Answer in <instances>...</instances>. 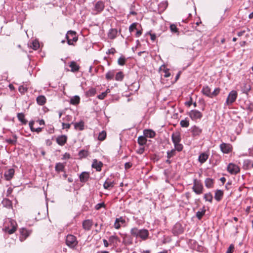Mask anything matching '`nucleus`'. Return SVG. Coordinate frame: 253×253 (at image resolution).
Returning a JSON list of instances; mask_svg holds the SVG:
<instances>
[{
    "instance_id": "nucleus-46",
    "label": "nucleus",
    "mask_w": 253,
    "mask_h": 253,
    "mask_svg": "<svg viewBox=\"0 0 253 253\" xmlns=\"http://www.w3.org/2000/svg\"><path fill=\"white\" fill-rule=\"evenodd\" d=\"M175 149H172L170 151H169L167 152V158L168 159H170L171 157H173L176 154L175 152Z\"/></svg>"
},
{
    "instance_id": "nucleus-44",
    "label": "nucleus",
    "mask_w": 253,
    "mask_h": 253,
    "mask_svg": "<svg viewBox=\"0 0 253 253\" xmlns=\"http://www.w3.org/2000/svg\"><path fill=\"white\" fill-rule=\"evenodd\" d=\"M1 203L6 207L10 208L12 206L11 202L8 199H4Z\"/></svg>"
},
{
    "instance_id": "nucleus-58",
    "label": "nucleus",
    "mask_w": 253,
    "mask_h": 253,
    "mask_svg": "<svg viewBox=\"0 0 253 253\" xmlns=\"http://www.w3.org/2000/svg\"><path fill=\"white\" fill-rule=\"evenodd\" d=\"M234 249L233 245H231L228 249L226 253H232Z\"/></svg>"
},
{
    "instance_id": "nucleus-56",
    "label": "nucleus",
    "mask_w": 253,
    "mask_h": 253,
    "mask_svg": "<svg viewBox=\"0 0 253 253\" xmlns=\"http://www.w3.org/2000/svg\"><path fill=\"white\" fill-rule=\"evenodd\" d=\"M62 126L63 129H69L71 126V124L62 123Z\"/></svg>"
},
{
    "instance_id": "nucleus-17",
    "label": "nucleus",
    "mask_w": 253,
    "mask_h": 253,
    "mask_svg": "<svg viewBox=\"0 0 253 253\" xmlns=\"http://www.w3.org/2000/svg\"><path fill=\"white\" fill-rule=\"evenodd\" d=\"M69 67L71 68V71L72 72H78L80 69L79 65H78L75 61H72L70 62Z\"/></svg>"
},
{
    "instance_id": "nucleus-53",
    "label": "nucleus",
    "mask_w": 253,
    "mask_h": 253,
    "mask_svg": "<svg viewBox=\"0 0 253 253\" xmlns=\"http://www.w3.org/2000/svg\"><path fill=\"white\" fill-rule=\"evenodd\" d=\"M136 25L137 24L136 23H133L130 25L129 27L130 32H132L134 30L136 29Z\"/></svg>"
},
{
    "instance_id": "nucleus-45",
    "label": "nucleus",
    "mask_w": 253,
    "mask_h": 253,
    "mask_svg": "<svg viewBox=\"0 0 253 253\" xmlns=\"http://www.w3.org/2000/svg\"><path fill=\"white\" fill-rule=\"evenodd\" d=\"M180 126L183 127H187L189 125V121L187 119L183 120L180 121Z\"/></svg>"
},
{
    "instance_id": "nucleus-41",
    "label": "nucleus",
    "mask_w": 253,
    "mask_h": 253,
    "mask_svg": "<svg viewBox=\"0 0 253 253\" xmlns=\"http://www.w3.org/2000/svg\"><path fill=\"white\" fill-rule=\"evenodd\" d=\"M106 137V133L105 131H102L99 133L98 139L100 141H103Z\"/></svg>"
},
{
    "instance_id": "nucleus-48",
    "label": "nucleus",
    "mask_w": 253,
    "mask_h": 253,
    "mask_svg": "<svg viewBox=\"0 0 253 253\" xmlns=\"http://www.w3.org/2000/svg\"><path fill=\"white\" fill-rule=\"evenodd\" d=\"M126 62V59L125 57L122 56L120 57L118 60V63L119 65L123 66L125 64Z\"/></svg>"
},
{
    "instance_id": "nucleus-62",
    "label": "nucleus",
    "mask_w": 253,
    "mask_h": 253,
    "mask_svg": "<svg viewBox=\"0 0 253 253\" xmlns=\"http://www.w3.org/2000/svg\"><path fill=\"white\" fill-rule=\"evenodd\" d=\"M144 151V148L143 147V148H140L137 151V153L139 154H142Z\"/></svg>"
},
{
    "instance_id": "nucleus-60",
    "label": "nucleus",
    "mask_w": 253,
    "mask_h": 253,
    "mask_svg": "<svg viewBox=\"0 0 253 253\" xmlns=\"http://www.w3.org/2000/svg\"><path fill=\"white\" fill-rule=\"evenodd\" d=\"M131 167H132V164L129 162L126 163L125 165V168L126 169H128L130 168Z\"/></svg>"
},
{
    "instance_id": "nucleus-57",
    "label": "nucleus",
    "mask_w": 253,
    "mask_h": 253,
    "mask_svg": "<svg viewBox=\"0 0 253 253\" xmlns=\"http://www.w3.org/2000/svg\"><path fill=\"white\" fill-rule=\"evenodd\" d=\"M107 95V93L106 92H102L101 94H99L97 96V98L99 99H103Z\"/></svg>"
},
{
    "instance_id": "nucleus-7",
    "label": "nucleus",
    "mask_w": 253,
    "mask_h": 253,
    "mask_svg": "<svg viewBox=\"0 0 253 253\" xmlns=\"http://www.w3.org/2000/svg\"><path fill=\"white\" fill-rule=\"evenodd\" d=\"M237 97V93L236 91L232 90L229 94L225 102L227 105H230L235 101Z\"/></svg>"
},
{
    "instance_id": "nucleus-24",
    "label": "nucleus",
    "mask_w": 253,
    "mask_h": 253,
    "mask_svg": "<svg viewBox=\"0 0 253 253\" xmlns=\"http://www.w3.org/2000/svg\"><path fill=\"white\" fill-rule=\"evenodd\" d=\"M160 71L163 72L165 73V75L164 76L165 78L169 77L170 76V74L169 72V69L166 68V66L165 65H163L161 66L159 69Z\"/></svg>"
},
{
    "instance_id": "nucleus-15",
    "label": "nucleus",
    "mask_w": 253,
    "mask_h": 253,
    "mask_svg": "<svg viewBox=\"0 0 253 253\" xmlns=\"http://www.w3.org/2000/svg\"><path fill=\"white\" fill-rule=\"evenodd\" d=\"M15 170L13 169H10L6 170L4 173V176L6 180H10L14 174Z\"/></svg>"
},
{
    "instance_id": "nucleus-12",
    "label": "nucleus",
    "mask_w": 253,
    "mask_h": 253,
    "mask_svg": "<svg viewBox=\"0 0 253 253\" xmlns=\"http://www.w3.org/2000/svg\"><path fill=\"white\" fill-rule=\"evenodd\" d=\"M125 223L126 220L123 217L117 218L114 223V227L117 229H119L120 228L121 225H123Z\"/></svg>"
},
{
    "instance_id": "nucleus-52",
    "label": "nucleus",
    "mask_w": 253,
    "mask_h": 253,
    "mask_svg": "<svg viewBox=\"0 0 253 253\" xmlns=\"http://www.w3.org/2000/svg\"><path fill=\"white\" fill-rule=\"evenodd\" d=\"M219 91H220V89L219 88H216L214 89V91L213 92H211V98H212V97L216 96L219 93Z\"/></svg>"
},
{
    "instance_id": "nucleus-25",
    "label": "nucleus",
    "mask_w": 253,
    "mask_h": 253,
    "mask_svg": "<svg viewBox=\"0 0 253 253\" xmlns=\"http://www.w3.org/2000/svg\"><path fill=\"white\" fill-rule=\"evenodd\" d=\"M117 30L116 29H111L109 30L108 36L110 39H115L117 35Z\"/></svg>"
},
{
    "instance_id": "nucleus-64",
    "label": "nucleus",
    "mask_w": 253,
    "mask_h": 253,
    "mask_svg": "<svg viewBox=\"0 0 253 253\" xmlns=\"http://www.w3.org/2000/svg\"><path fill=\"white\" fill-rule=\"evenodd\" d=\"M103 242L104 243V245L105 247H108L109 246V244L108 241L106 239H103Z\"/></svg>"
},
{
    "instance_id": "nucleus-10",
    "label": "nucleus",
    "mask_w": 253,
    "mask_h": 253,
    "mask_svg": "<svg viewBox=\"0 0 253 253\" xmlns=\"http://www.w3.org/2000/svg\"><path fill=\"white\" fill-rule=\"evenodd\" d=\"M227 170L232 174H236L240 171V168L237 165L230 163L227 167Z\"/></svg>"
},
{
    "instance_id": "nucleus-6",
    "label": "nucleus",
    "mask_w": 253,
    "mask_h": 253,
    "mask_svg": "<svg viewBox=\"0 0 253 253\" xmlns=\"http://www.w3.org/2000/svg\"><path fill=\"white\" fill-rule=\"evenodd\" d=\"M66 245L71 248L75 247L78 244L76 237L73 235H68L66 240Z\"/></svg>"
},
{
    "instance_id": "nucleus-14",
    "label": "nucleus",
    "mask_w": 253,
    "mask_h": 253,
    "mask_svg": "<svg viewBox=\"0 0 253 253\" xmlns=\"http://www.w3.org/2000/svg\"><path fill=\"white\" fill-rule=\"evenodd\" d=\"M20 234H21L20 238V240L21 241H23L24 240H25L26 239V238L27 237H28L31 233L30 231L27 230L25 228H21L20 230Z\"/></svg>"
},
{
    "instance_id": "nucleus-20",
    "label": "nucleus",
    "mask_w": 253,
    "mask_h": 253,
    "mask_svg": "<svg viewBox=\"0 0 253 253\" xmlns=\"http://www.w3.org/2000/svg\"><path fill=\"white\" fill-rule=\"evenodd\" d=\"M102 163L101 162H98L96 160H94L92 164V167L96 169L97 171H100L101 170Z\"/></svg>"
},
{
    "instance_id": "nucleus-27",
    "label": "nucleus",
    "mask_w": 253,
    "mask_h": 253,
    "mask_svg": "<svg viewBox=\"0 0 253 253\" xmlns=\"http://www.w3.org/2000/svg\"><path fill=\"white\" fill-rule=\"evenodd\" d=\"M208 157L209 156L208 154L205 153H203L199 156L198 160L201 163L203 164L207 160Z\"/></svg>"
},
{
    "instance_id": "nucleus-1",
    "label": "nucleus",
    "mask_w": 253,
    "mask_h": 253,
    "mask_svg": "<svg viewBox=\"0 0 253 253\" xmlns=\"http://www.w3.org/2000/svg\"><path fill=\"white\" fill-rule=\"evenodd\" d=\"M17 229V223L16 221L11 218L5 219L3 223L2 230L9 234H13Z\"/></svg>"
},
{
    "instance_id": "nucleus-51",
    "label": "nucleus",
    "mask_w": 253,
    "mask_h": 253,
    "mask_svg": "<svg viewBox=\"0 0 253 253\" xmlns=\"http://www.w3.org/2000/svg\"><path fill=\"white\" fill-rule=\"evenodd\" d=\"M118 240V238L116 236H111L109 238V241L110 242V243H113Z\"/></svg>"
},
{
    "instance_id": "nucleus-42",
    "label": "nucleus",
    "mask_w": 253,
    "mask_h": 253,
    "mask_svg": "<svg viewBox=\"0 0 253 253\" xmlns=\"http://www.w3.org/2000/svg\"><path fill=\"white\" fill-rule=\"evenodd\" d=\"M204 198L205 199V200L207 201H209L211 203L212 201V198H213L212 195L211 194V193H210V192L205 194Z\"/></svg>"
},
{
    "instance_id": "nucleus-49",
    "label": "nucleus",
    "mask_w": 253,
    "mask_h": 253,
    "mask_svg": "<svg viewBox=\"0 0 253 253\" xmlns=\"http://www.w3.org/2000/svg\"><path fill=\"white\" fill-rule=\"evenodd\" d=\"M88 155V152L85 150H81L79 153V156L80 158H85Z\"/></svg>"
},
{
    "instance_id": "nucleus-55",
    "label": "nucleus",
    "mask_w": 253,
    "mask_h": 253,
    "mask_svg": "<svg viewBox=\"0 0 253 253\" xmlns=\"http://www.w3.org/2000/svg\"><path fill=\"white\" fill-rule=\"evenodd\" d=\"M18 90L21 93H24L27 91V88L23 85H21L19 87Z\"/></svg>"
},
{
    "instance_id": "nucleus-33",
    "label": "nucleus",
    "mask_w": 253,
    "mask_h": 253,
    "mask_svg": "<svg viewBox=\"0 0 253 253\" xmlns=\"http://www.w3.org/2000/svg\"><path fill=\"white\" fill-rule=\"evenodd\" d=\"M17 116L19 121L21 122L23 124L25 125L27 124V121L25 119V116L23 113H18Z\"/></svg>"
},
{
    "instance_id": "nucleus-61",
    "label": "nucleus",
    "mask_w": 253,
    "mask_h": 253,
    "mask_svg": "<svg viewBox=\"0 0 253 253\" xmlns=\"http://www.w3.org/2000/svg\"><path fill=\"white\" fill-rule=\"evenodd\" d=\"M149 34L151 36V40L153 41H154L156 38V35L154 34H151L150 33H149Z\"/></svg>"
},
{
    "instance_id": "nucleus-43",
    "label": "nucleus",
    "mask_w": 253,
    "mask_h": 253,
    "mask_svg": "<svg viewBox=\"0 0 253 253\" xmlns=\"http://www.w3.org/2000/svg\"><path fill=\"white\" fill-rule=\"evenodd\" d=\"M39 46L40 44L37 41H33L30 45V47L34 50H37L39 47Z\"/></svg>"
},
{
    "instance_id": "nucleus-54",
    "label": "nucleus",
    "mask_w": 253,
    "mask_h": 253,
    "mask_svg": "<svg viewBox=\"0 0 253 253\" xmlns=\"http://www.w3.org/2000/svg\"><path fill=\"white\" fill-rule=\"evenodd\" d=\"M104 207H105V204L104 203H99V204H97L95 206V209L97 210H98L100 209L101 208Z\"/></svg>"
},
{
    "instance_id": "nucleus-21",
    "label": "nucleus",
    "mask_w": 253,
    "mask_h": 253,
    "mask_svg": "<svg viewBox=\"0 0 253 253\" xmlns=\"http://www.w3.org/2000/svg\"><path fill=\"white\" fill-rule=\"evenodd\" d=\"M143 134L146 138H153L156 135L155 131L151 129H145L143 131Z\"/></svg>"
},
{
    "instance_id": "nucleus-35",
    "label": "nucleus",
    "mask_w": 253,
    "mask_h": 253,
    "mask_svg": "<svg viewBox=\"0 0 253 253\" xmlns=\"http://www.w3.org/2000/svg\"><path fill=\"white\" fill-rule=\"evenodd\" d=\"M74 127L76 129H79L80 130H82L84 129V123L83 121L76 123L74 124Z\"/></svg>"
},
{
    "instance_id": "nucleus-19",
    "label": "nucleus",
    "mask_w": 253,
    "mask_h": 253,
    "mask_svg": "<svg viewBox=\"0 0 253 253\" xmlns=\"http://www.w3.org/2000/svg\"><path fill=\"white\" fill-rule=\"evenodd\" d=\"M191 129L193 136H199L202 132V129L196 126H192Z\"/></svg>"
},
{
    "instance_id": "nucleus-11",
    "label": "nucleus",
    "mask_w": 253,
    "mask_h": 253,
    "mask_svg": "<svg viewBox=\"0 0 253 253\" xmlns=\"http://www.w3.org/2000/svg\"><path fill=\"white\" fill-rule=\"evenodd\" d=\"M220 148L221 151L225 154H228L231 152L232 147L231 144L228 143H222L220 145Z\"/></svg>"
},
{
    "instance_id": "nucleus-37",
    "label": "nucleus",
    "mask_w": 253,
    "mask_h": 253,
    "mask_svg": "<svg viewBox=\"0 0 253 253\" xmlns=\"http://www.w3.org/2000/svg\"><path fill=\"white\" fill-rule=\"evenodd\" d=\"M95 93L96 89L94 88H91L86 92L85 95L87 97H90L94 96Z\"/></svg>"
},
{
    "instance_id": "nucleus-32",
    "label": "nucleus",
    "mask_w": 253,
    "mask_h": 253,
    "mask_svg": "<svg viewBox=\"0 0 253 253\" xmlns=\"http://www.w3.org/2000/svg\"><path fill=\"white\" fill-rule=\"evenodd\" d=\"M80 98L79 96L76 95L71 98L70 99V103L73 105H77L80 103Z\"/></svg>"
},
{
    "instance_id": "nucleus-59",
    "label": "nucleus",
    "mask_w": 253,
    "mask_h": 253,
    "mask_svg": "<svg viewBox=\"0 0 253 253\" xmlns=\"http://www.w3.org/2000/svg\"><path fill=\"white\" fill-rule=\"evenodd\" d=\"M116 52V49L114 48H111L108 49V51L106 52L107 54H114Z\"/></svg>"
},
{
    "instance_id": "nucleus-18",
    "label": "nucleus",
    "mask_w": 253,
    "mask_h": 253,
    "mask_svg": "<svg viewBox=\"0 0 253 253\" xmlns=\"http://www.w3.org/2000/svg\"><path fill=\"white\" fill-rule=\"evenodd\" d=\"M80 180L81 182H86L89 178V173L88 172H83L80 175Z\"/></svg>"
},
{
    "instance_id": "nucleus-31",
    "label": "nucleus",
    "mask_w": 253,
    "mask_h": 253,
    "mask_svg": "<svg viewBox=\"0 0 253 253\" xmlns=\"http://www.w3.org/2000/svg\"><path fill=\"white\" fill-rule=\"evenodd\" d=\"M65 166L63 164L61 163H58L56 164L55 167V170L57 172L63 171L64 170Z\"/></svg>"
},
{
    "instance_id": "nucleus-22",
    "label": "nucleus",
    "mask_w": 253,
    "mask_h": 253,
    "mask_svg": "<svg viewBox=\"0 0 253 253\" xmlns=\"http://www.w3.org/2000/svg\"><path fill=\"white\" fill-rule=\"evenodd\" d=\"M223 196V192L221 190H217L215 193L214 198L219 202L220 201Z\"/></svg>"
},
{
    "instance_id": "nucleus-8",
    "label": "nucleus",
    "mask_w": 253,
    "mask_h": 253,
    "mask_svg": "<svg viewBox=\"0 0 253 253\" xmlns=\"http://www.w3.org/2000/svg\"><path fill=\"white\" fill-rule=\"evenodd\" d=\"M188 115L192 120H196L197 119H201L203 115L201 112L197 110H193L190 111Z\"/></svg>"
},
{
    "instance_id": "nucleus-4",
    "label": "nucleus",
    "mask_w": 253,
    "mask_h": 253,
    "mask_svg": "<svg viewBox=\"0 0 253 253\" xmlns=\"http://www.w3.org/2000/svg\"><path fill=\"white\" fill-rule=\"evenodd\" d=\"M66 39L69 45L74 46L75 42L78 40V36L75 31L70 30L66 35Z\"/></svg>"
},
{
    "instance_id": "nucleus-23",
    "label": "nucleus",
    "mask_w": 253,
    "mask_h": 253,
    "mask_svg": "<svg viewBox=\"0 0 253 253\" xmlns=\"http://www.w3.org/2000/svg\"><path fill=\"white\" fill-rule=\"evenodd\" d=\"M202 91L204 95L209 97H211V92L210 88L208 86H204Z\"/></svg>"
},
{
    "instance_id": "nucleus-26",
    "label": "nucleus",
    "mask_w": 253,
    "mask_h": 253,
    "mask_svg": "<svg viewBox=\"0 0 253 253\" xmlns=\"http://www.w3.org/2000/svg\"><path fill=\"white\" fill-rule=\"evenodd\" d=\"M37 103L40 105H43L46 102V98L43 95H40L37 98Z\"/></svg>"
},
{
    "instance_id": "nucleus-34",
    "label": "nucleus",
    "mask_w": 253,
    "mask_h": 253,
    "mask_svg": "<svg viewBox=\"0 0 253 253\" xmlns=\"http://www.w3.org/2000/svg\"><path fill=\"white\" fill-rule=\"evenodd\" d=\"M17 137L16 135H12V138L6 139L5 141L8 144L14 145L17 142Z\"/></svg>"
},
{
    "instance_id": "nucleus-2",
    "label": "nucleus",
    "mask_w": 253,
    "mask_h": 253,
    "mask_svg": "<svg viewBox=\"0 0 253 253\" xmlns=\"http://www.w3.org/2000/svg\"><path fill=\"white\" fill-rule=\"evenodd\" d=\"M172 141L174 144L175 149L178 152L182 151L183 145L180 143L181 135L179 131L173 132L171 135Z\"/></svg>"
},
{
    "instance_id": "nucleus-13",
    "label": "nucleus",
    "mask_w": 253,
    "mask_h": 253,
    "mask_svg": "<svg viewBox=\"0 0 253 253\" xmlns=\"http://www.w3.org/2000/svg\"><path fill=\"white\" fill-rule=\"evenodd\" d=\"M93 225V221L90 219H86L83 222V227L85 230H90Z\"/></svg>"
},
{
    "instance_id": "nucleus-5",
    "label": "nucleus",
    "mask_w": 253,
    "mask_h": 253,
    "mask_svg": "<svg viewBox=\"0 0 253 253\" xmlns=\"http://www.w3.org/2000/svg\"><path fill=\"white\" fill-rule=\"evenodd\" d=\"M193 184V186L192 187L193 191L198 195L202 194L203 190V186L201 181L195 179L194 180Z\"/></svg>"
},
{
    "instance_id": "nucleus-38",
    "label": "nucleus",
    "mask_w": 253,
    "mask_h": 253,
    "mask_svg": "<svg viewBox=\"0 0 253 253\" xmlns=\"http://www.w3.org/2000/svg\"><path fill=\"white\" fill-rule=\"evenodd\" d=\"M124 78V75L122 71L117 73L115 76V80L117 81H122Z\"/></svg>"
},
{
    "instance_id": "nucleus-9",
    "label": "nucleus",
    "mask_w": 253,
    "mask_h": 253,
    "mask_svg": "<svg viewBox=\"0 0 253 253\" xmlns=\"http://www.w3.org/2000/svg\"><path fill=\"white\" fill-rule=\"evenodd\" d=\"M104 8V4L102 1H98L95 3L92 12L94 14H97L101 12Z\"/></svg>"
},
{
    "instance_id": "nucleus-29",
    "label": "nucleus",
    "mask_w": 253,
    "mask_h": 253,
    "mask_svg": "<svg viewBox=\"0 0 253 253\" xmlns=\"http://www.w3.org/2000/svg\"><path fill=\"white\" fill-rule=\"evenodd\" d=\"M147 141V140L144 135L139 136L137 139L138 143L141 146L146 144Z\"/></svg>"
},
{
    "instance_id": "nucleus-39",
    "label": "nucleus",
    "mask_w": 253,
    "mask_h": 253,
    "mask_svg": "<svg viewBox=\"0 0 253 253\" xmlns=\"http://www.w3.org/2000/svg\"><path fill=\"white\" fill-rule=\"evenodd\" d=\"M114 76V71H109L106 74L105 78L107 80H112L113 79Z\"/></svg>"
},
{
    "instance_id": "nucleus-3",
    "label": "nucleus",
    "mask_w": 253,
    "mask_h": 253,
    "mask_svg": "<svg viewBox=\"0 0 253 253\" xmlns=\"http://www.w3.org/2000/svg\"><path fill=\"white\" fill-rule=\"evenodd\" d=\"M131 235L136 237H139L142 240H146L149 235L148 231L146 229H138L137 228H133L130 230Z\"/></svg>"
},
{
    "instance_id": "nucleus-63",
    "label": "nucleus",
    "mask_w": 253,
    "mask_h": 253,
    "mask_svg": "<svg viewBox=\"0 0 253 253\" xmlns=\"http://www.w3.org/2000/svg\"><path fill=\"white\" fill-rule=\"evenodd\" d=\"M245 33V30H243V31H241L240 32H239L238 33H237V35L239 36V37H241L242 36H243L244 33Z\"/></svg>"
},
{
    "instance_id": "nucleus-28",
    "label": "nucleus",
    "mask_w": 253,
    "mask_h": 253,
    "mask_svg": "<svg viewBox=\"0 0 253 253\" xmlns=\"http://www.w3.org/2000/svg\"><path fill=\"white\" fill-rule=\"evenodd\" d=\"M251 89V86L249 84L244 83L242 87V91L243 93L248 94Z\"/></svg>"
},
{
    "instance_id": "nucleus-40",
    "label": "nucleus",
    "mask_w": 253,
    "mask_h": 253,
    "mask_svg": "<svg viewBox=\"0 0 253 253\" xmlns=\"http://www.w3.org/2000/svg\"><path fill=\"white\" fill-rule=\"evenodd\" d=\"M206 212V210L205 208H203L201 211H198L196 212V216L199 219H201L203 216L205 214Z\"/></svg>"
},
{
    "instance_id": "nucleus-50",
    "label": "nucleus",
    "mask_w": 253,
    "mask_h": 253,
    "mask_svg": "<svg viewBox=\"0 0 253 253\" xmlns=\"http://www.w3.org/2000/svg\"><path fill=\"white\" fill-rule=\"evenodd\" d=\"M33 123L30 122L29 126H30L31 129L32 131H35L37 132H40L42 131V128L41 127H38L37 128H35L33 127Z\"/></svg>"
},
{
    "instance_id": "nucleus-36",
    "label": "nucleus",
    "mask_w": 253,
    "mask_h": 253,
    "mask_svg": "<svg viewBox=\"0 0 253 253\" xmlns=\"http://www.w3.org/2000/svg\"><path fill=\"white\" fill-rule=\"evenodd\" d=\"M103 187L106 189H110L114 187V183L106 180L103 184Z\"/></svg>"
},
{
    "instance_id": "nucleus-16",
    "label": "nucleus",
    "mask_w": 253,
    "mask_h": 253,
    "mask_svg": "<svg viewBox=\"0 0 253 253\" xmlns=\"http://www.w3.org/2000/svg\"><path fill=\"white\" fill-rule=\"evenodd\" d=\"M67 137L65 135H62L56 138V142L60 146H63L67 142Z\"/></svg>"
},
{
    "instance_id": "nucleus-47",
    "label": "nucleus",
    "mask_w": 253,
    "mask_h": 253,
    "mask_svg": "<svg viewBox=\"0 0 253 253\" xmlns=\"http://www.w3.org/2000/svg\"><path fill=\"white\" fill-rule=\"evenodd\" d=\"M170 29L171 32L177 33V35H179V31L176 25L172 24L170 25Z\"/></svg>"
},
{
    "instance_id": "nucleus-30",
    "label": "nucleus",
    "mask_w": 253,
    "mask_h": 253,
    "mask_svg": "<svg viewBox=\"0 0 253 253\" xmlns=\"http://www.w3.org/2000/svg\"><path fill=\"white\" fill-rule=\"evenodd\" d=\"M205 186L208 188H212L213 185V180L211 178H208L205 181Z\"/></svg>"
}]
</instances>
